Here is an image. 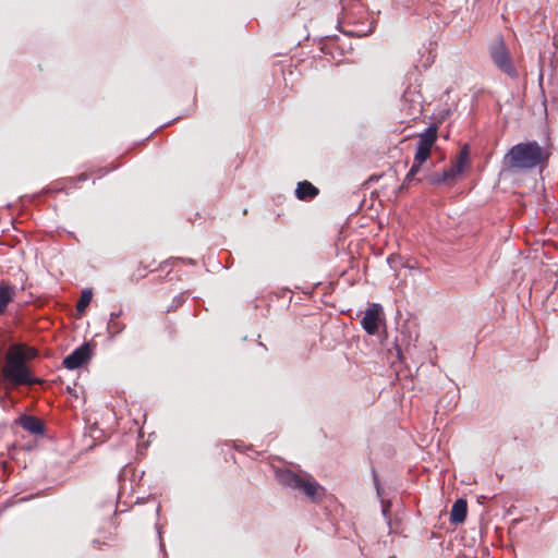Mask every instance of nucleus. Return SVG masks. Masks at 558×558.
<instances>
[{
  "instance_id": "nucleus-18",
  "label": "nucleus",
  "mask_w": 558,
  "mask_h": 558,
  "mask_svg": "<svg viewBox=\"0 0 558 558\" xmlns=\"http://www.w3.org/2000/svg\"><path fill=\"white\" fill-rule=\"evenodd\" d=\"M374 28H375V22L372 21V22H369L367 28H365V29L364 28H352V29H343L342 32L349 36L363 37V36H367L369 34H372Z\"/></svg>"
},
{
  "instance_id": "nucleus-2",
  "label": "nucleus",
  "mask_w": 558,
  "mask_h": 558,
  "mask_svg": "<svg viewBox=\"0 0 558 558\" xmlns=\"http://www.w3.org/2000/svg\"><path fill=\"white\" fill-rule=\"evenodd\" d=\"M3 377L13 385H34L38 380L32 377L19 349H9L5 365L2 368Z\"/></svg>"
},
{
  "instance_id": "nucleus-12",
  "label": "nucleus",
  "mask_w": 558,
  "mask_h": 558,
  "mask_svg": "<svg viewBox=\"0 0 558 558\" xmlns=\"http://www.w3.org/2000/svg\"><path fill=\"white\" fill-rule=\"evenodd\" d=\"M468 513V505L464 499H458L453 504L450 512V521L454 524L463 523Z\"/></svg>"
},
{
  "instance_id": "nucleus-10",
  "label": "nucleus",
  "mask_w": 558,
  "mask_h": 558,
  "mask_svg": "<svg viewBox=\"0 0 558 558\" xmlns=\"http://www.w3.org/2000/svg\"><path fill=\"white\" fill-rule=\"evenodd\" d=\"M318 193V189L308 181L299 182L295 190V196L300 201H311L316 197Z\"/></svg>"
},
{
  "instance_id": "nucleus-11",
  "label": "nucleus",
  "mask_w": 558,
  "mask_h": 558,
  "mask_svg": "<svg viewBox=\"0 0 558 558\" xmlns=\"http://www.w3.org/2000/svg\"><path fill=\"white\" fill-rule=\"evenodd\" d=\"M437 140V128L435 125L428 126L423 133L418 135L417 147L432 150Z\"/></svg>"
},
{
  "instance_id": "nucleus-4",
  "label": "nucleus",
  "mask_w": 558,
  "mask_h": 558,
  "mask_svg": "<svg viewBox=\"0 0 558 558\" xmlns=\"http://www.w3.org/2000/svg\"><path fill=\"white\" fill-rule=\"evenodd\" d=\"M489 56L494 64L505 74L514 78L518 76L517 68L511 59L508 48L501 37H498L489 47Z\"/></svg>"
},
{
  "instance_id": "nucleus-1",
  "label": "nucleus",
  "mask_w": 558,
  "mask_h": 558,
  "mask_svg": "<svg viewBox=\"0 0 558 558\" xmlns=\"http://www.w3.org/2000/svg\"><path fill=\"white\" fill-rule=\"evenodd\" d=\"M553 154L551 145H541L536 141H525L513 145L502 158L505 170L519 173L548 167Z\"/></svg>"
},
{
  "instance_id": "nucleus-8",
  "label": "nucleus",
  "mask_w": 558,
  "mask_h": 558,
  "mask_svg": "<svg viewBox=\"0 0 558 558\" xmlns=\"http://www.w3.org/2000/svg\"><path fill=\"white\" fill-rule=\"evenodd\" d=\"M402 102L405 105L410 102L409 107V116L416 117L422 112V96L420 94L412 93L411 90H405L402 95Z\"/></svg>"
},
{
  "instance_id": "nucleus-17",
  "label": "nucleus",
  "mask_w": 558,
  "mask_h": 558,
  "mask_svg": "<svg viewBox=\"0 0 558 558\" xmlns=\"http://www.w3.org/2000/svg\"><path fill=\"white\" fill-rule=\"evenodd\" d=\"M93 298V292L90 289H85L82 291L81 298L76 304V311L78 313L85 312L87 306L89 305Z\"/></svg>"
},
{
  "instance_id": "nucleus-6",
  "label": "nucleus",
  "mask_w": 558,
  "mask_h": 558,
  "mask_svg": "<svg viewBox=\"0 0 558 558\" xmlns=\"http://www.w3.org/2000/svg\"><path fill=\"white\" fill-rule=\"evenodd\" d=\"M90 357V348L88 344H83L75 349L63 360V365L68 369H76L86 363Z\"/></svg>"
},
{
  "instance_id": "nucleus-25",
  "label": "nucleus",
  "mask_w": 558,
  "mask_h": 558,
  "mask_svg": "<svg viewBox=\"0 0 558 558\" xmlns=\"http://www.w3.org/2000/svg\"><path fill=\"white\" fill-rule=\"evenodd\" d=\"M345 19L349 21V23H352L351 17L349 16L348 13H345ZM353 24H355V23L353 22Z\"/></svg>"
},
{
  "instance_id": "nucleus-3",
  "label": "nucleus",
  "mask_w": 558,
  "mask_h": 558,
  "mask_svg": "<svg viewBox=\"0 0 558 558\" xmlns=\"http://www.w3.org/2000/svg\"><path fill=\"white\" fill-rule=\"evenodd\" d=\"M276 478L283 486L303 492L313 501H316L324 492V488L312 476H301L291 470H278Z\"/></svg>"
},
{
  "instance_id": "nucleus-23",
  "label": "nucleus",
  "mask_w": 558,
  "mask_h": 558,
  "mask_svg": "<svg viewBox=\"0 0 558 558\" xmlns=\"http://www.w3.org/2000/svg\"><path fill=\"white\" fill-rule=\"evenodd\" d=\"M184 302V295L180 294L173 299V306L178 307Z\"/></svg>"
},
{
  "instance_id": "nucleus-13",
  "label": "nucleus",
  "mask_w": 558,
  "mask_h": 558,
  "mask_svg": "<svg viewBox=\"0 0 558 558\" xmlns=\"http://www.w3.org/2000/svg\"><path fill=\"white\" fill-rule=\"evenodd\" d=\"M121 314V311L112 312L110 314V319L107 325V331L110 338H114L116 336L120 335L126 327L124 323L119 320Z\"/></svg>"
},
{
  "instance_id": "nucleus-16",
  "label": "nucleus",
  "mask_w": 558,
  "mask_h": 558,
  "mask_svg": "<svg viewBox=\"0 0 558 558\" xmlns=\"http://www.w3.org/2000/svg\"><path fill=\"white\" fill-rule=\"evenodd\" d=\"M468 161H469V147H468V145H465L460 150L457 161L450 167L452 170L451 172H454L457 175L461 174L464 169V166L468 163Z\"/></svg>"
},
{
  "instance_id": "nucleus-21",
  "label": "nucleus",
  "mask_w": 558,
  "mask_h": 558,
  "mask_svg": "<svg viewBox=\"0 0 558 558\" xmlns=\"http://www.w3.org/2000/svg\"><path fill=\"white\" fill-rule=\"evenodd\" d=\"M415 175L414 174H411V171H409L403 180V183L401 185V189H404L407 187L413 180H414Z\"/></svg>"
},
{
  "instance_id": "nucleus-14",
  "label": "nucleus",
  "mask_w": 558,
  "mask_h": 558,
  "mask_svg": "<svg viewBox=\"0 0 558 558\" xmlns=\"http://www.w3.org/2000/svg\"><path fill=\"white\" fill-rule=\"evenodd\" d=\"M373 478H374V485L376 488L377 496L380 498L383 515L386 519H389L391 502L384 497L383 488L380 486V481H379L378 475L375 470H373Z\"/></svg>"
},
{
  "instance_id": "nucleus-20",
  "label": "nucleus",
  "mask_w": 558,
  "mask_h": 558,
  "mask_svg": "<svg viewBox=\"0 0 558 558\" xmlns=\"http://www.w3.org/2000/svg\"><path fill=\"white\" fill-rule=\"evenodd\" d=\"M429 155H430V150L416 147V153H415V156H414V161L416 163H422L423 165V162H425L429 158Z\"/></svg>"
},
{
  "instance_id": "nucleus-9",
  "label": "nucleus",
  "mask_w": 558,
  "mask_h": 558,
  "mask_svg": "<svg viewBox=\"0 0 558 558\" xmlns=\"http://www.w3.org/2000/svg\"><path fill=\"white\" fill-rule=\"evenodd\" d=\"M19 422L25 430L34 435H41L44 433L43 422L35 416L24 414L19 418Z\"/></svg>"
},
{
  "instance_id": "nucleus-15",
  "label": "nucleus",
  "mask_w": 558,
  "mask_h": 558,
  "mask_svg": "<svg viewBox=\"0 0 558 558\" xmlns=\"http://www.w3.org/2000/svg\"><path fill=\"white\" fill-rule=\"evenodd\" d=\"M451 168L444 169L441 172H435L429 175L430 184H441L448 181L454 180L458 175L454 172H451Z\"/></svg>"
},
{
  "instance_id": "nucleus-22",
  "label": "nucleus",
  "mask_w": 558,
  "mask_h": 558,
  "mask_svg": "<svg viewBox=\"0 0 558 558\" xmlns=\"http://www.w3.org/2000/svg\"><path fill=\"white\" fill-rule=\"evenodd\" d=\"M421 166L422 163H416L415 161H413V165L409 171H411V174L416 175V173L421 170Z\"/></svg>"
},
{
  "instance_id": "nucleus-7",
  "label": "nucleus",
  "mask_w": 558,
  "mask_h": 558,
  "mask_svg": "<svg viewBox=\"0 0 558 558\" xmlns=\"http://www.w3.org/2000/svg\"><path fill=\"white\" fill-rule=\"evenodd\" d=\"M16 295V287L8 280L0 281V315H3L8 305Z\"/></svg>"
},
{
  "instance_id": "nucleus-5",
  "label": "nucleus",
  "mask_w": 558,
  "mask_h": 558,
  "mask_svg": "<svg viewBox=\"0 0 558 558\" xmlns=\"http://www.w3.org/2000/svg\"><path fill=\"white\" fill-rule=\"evenodd\" d=\"M384 311L380 304L372 303L364 312L361 325L366 333L374 336L378 332L379 326L384 323Z\"/></svg>"
},
{
  "instance_id": "nucleus-19",
  "label": "nucleus",
  "mask_w": 558,
  "mask_h": 558,
  "mask_svg": "<svg viewBox=\"0 0 558 558\" xmlns=\"http://www.w3.org/2000/svg\"><path fill=\"white\" fill-rule=\"evenodd\" d=\"M11 349H19L24 356V362L34 359L37 355L36 349L25 345H12Z\"/></svg>"
},
{
  "instance_id": "nucleus-24",
  "label": "nucleus",
  "mask_w": 558,
  "mask_h": 558,
  "mask_svg": "<svg viewBox=\"0 0 558 558\" xmlns=\"http://www.w3.org/2000/svg\"><path fill=\"white\" fill-rule=\"evenodd\" d=\"M174 260H182V262L187 263L190 265H195L196 264V262L194 259H192V258H189V259L175 258Z\"/></svg>"
}]
</instances>
